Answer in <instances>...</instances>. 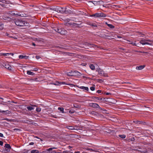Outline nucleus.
I'll list each match as a JSON object with an SVG mask.
<instances>
[{
  "mask_svg": "<svg viewBox=\"0 0 153 153\" xmlns=\"http://www.w3.org/2000/svg\"><path fill=\"white\" fill-rule=\"evenodd\" d=\"M16 25L20 27L29 26V24L28 23L25 21H22L20 19H17L15 22Z\"/></svg>",
  "mask_w": 153,
  "mask_h": 153,
  "instance_id": "1",
  "label": "nucleus"
},
{
  "mask_svg": "<svg viewBox=\"0 0 153 153\" xmlns=\"http://www.w3.org/2000/svg\"><path fill=\"white\" fill-rule=\"evenodd\" d=\"M140 43L143 45H153V41L149 39H143L140 40Z\"/></svg>",
  "mask_w": 153,
  "mask_h": 153,
  "instance_id": "2",
  "label": "nucleus"
},
{
  "mask_svg": "<svg viewBox=\"0 0 153 153\" xmlns=\"http://www.w3.org/2000/svg\"><path fill=\"white\" fill-rule=\"evenodd\" d=\"M54 30L56 32L62 34H65L66 33V31H65L64 28L57 27L55 28Z\"/></svg>",
  "mask_w": 153,
  "mask_h": 153,
  "instance_id": "3",
  "label": "nucleus"
},
{
  "mask_svg": "<svg viewBox=\"0 0 153 153\" xmlns=\"http://www.w3.org/2000/svg\"><path fill=\"white\" fill-rule=\"evenodd\" d=\"M92 16L94 17L95 18L105 17L106 15L105 14L102 12L97 13L93 14Z\"/></svg>",
  "mask_w": 153,
  "mask_h": 153,
  "instance_id": "4",
  "label": "nucleus"
},
{
  "mask_svg": "<svg viewBox=\"0 0 153 153\" xmlns=\"http://www.w3.org/2000/svg\"><path fill=\"white\" fill-rule=\"evenodd\" d=\"M66 9H67V8L66 7H59L56 8V10L58 12L62 13H65Z\"/></svg>",
  "mask_w": 153,
  "mask_h": 153,
  "instance_id": "5",
  "label": "nucleus"
},
{
  "mask_svg": "<svg viewBox=\"0 0 153 153\" xmlns=\"http://www.w3.org/2000/svg\"><path fill=\"white\" fill-rule=\"evenodd\" d=\"M96 71L98 72L99 74L101 76H107L106 74L103 71L99 68H97L96 69Z\"/></svg>",
  "mask_w": 153,
  "mask_h": 153,
  "instance_id": "6",
  "label": "nucleus"
},
{
  "mask_svg": "<svg viewBox=\"0 0 153 153\" xmlns=\"http://www.w3.org/2000/svg\"><path fill=\"white\" fill-rule=\"evenodd\" d=\"M2 65L5 68L9 70H12L13 68L7 62L3 63Z\"/></svg>",
  "mask_w": 153,
  "mask_h": 153,
  "instance_id": "7",
  "label": "nucleus"
},
{
  "mask_svg": "<svg viewBox=\"0 0 153 153\" xmlns=\"http://www.w3.org/2000/svg\"><path fill=\"white\" fill-rule=\"evenodd\" d=\"M4 147L6 149H6L7 152H9L10 151L11 149V147L9 144H6L5 145Z\"/></svg>",
  "mask_w": 153,
  "mask_h": 153,
  "instance_id": "8",
  "label": "nucleus"
},
{
  "mask_svg": "<svg viewBox=\"0 0 153 153\" xmlns=\"http://www.w3.org/2000/svg\"><path fill=\"white\" fill-rule=\"evenodd\" d=\"M90 2L93 3L95 5H97L98 4H101V2H102V1H91Z\"/></svg>",
  "mask_w": 153,
  "mask_h": 153,
  "instance_id": "9",
  "label": "nucleus"
},
{
  "mask_svg": "<svg viewBox=\"0 0 153 153\" xmlns=\"http://www.w3.org/2000/svg\"><path fill=\"white\" fill-rule=\"evenodd\" d=\"M92 45L91 44L88 43H85L84 44V46L83 47L86 48H88V47H91Z\"/></svg>",
  "mask_w": 153,
  "mask_h": 153,
  "instance_id": "10",
  "label": "nucleus"
},
{
  "mask_svg": "<svg viewBox=\"0 0 153 153\" xmlns=\"http://www.w3.org/2000/svg\"><path fill=\"white\" fill-rule=\"evenodd\" d=\"M67 74L68 76H73L75 75L74 71H72L69 72H67Z\"/></svg>",
  "mask_w": 153,
  "mask_h": 153,
  "instance_id": "11",
  "label": "nucleus"
},
{
  "mask_svg": "<svg viewBox=\"0 0 153 153\" xmlns=\"http://www.w3.org/2000/svg\"><path fill=\"white\" fill-rule=\"evenodd\" d=\"M11 55L12 56H13V54L12 53H0V56H7L9 55Z\"/></svg>",
  "mask_w": 153,
  "mask_h": 153,
  "instance_id": "12",
  "label": "nucleus"
},
{
  "mask_svg": "<svg viewBox=\"0 0 153 153\" xmlns=\"http://www.w3.org/2000/svg\"><path fill=\"white\" fill-rule=\"evenodd\" d=\"M34 106H36V105H31V106H27V108L29 111H31L34 109Z\"/></svg>",
  "mask_w": 153,
  "mask_h": 153,
  "instance_id": "13",
  "label": "nucleus"
},
{
  "mask_svg": "<svg viewBox=\"0 0 153 153\" xmlns=\"http://www.w3.org/2000/svg\"><path fill=\"white\" fill-rule=\"evenodd\" d=\"M145 67V66L144 65L137 66L136 67V69L138 70H141L144 68Z\"/></svg>",
  "mask_w": 153,
  "mask_h": 153,
  "instance_id": "14",
  "label": "nucleus"
},
{
  "mask_svg": "<svg viewBox=\"0 0 153 153\" xmlns=\"http://www.w3.org/2000/svg\"><path fill=\"white\" fill-rule=\"evenodd\" d=\"M78 88L83 90H86V91H88V88L87 87H84V86H80V87H78Z\"/></svg>",
  "mask_w": 153,
  "mask_h": 153,
  "instance_id": "15",
  "label": "nucleus"
},
{
  "mask_svg": "<svg viewBox=\"0 0 153 153\" xmlns=\"http://www.w3.org/2000/svg\"><path fill=\"white\" fill-rule=\"evenodd\" d=\"M92 107L94 108H100V107L99 105L96 103L93 104Z\"/></svg>",
  "mask_w": 153,
  "mask_h": 153,
  "instance_id": "16",
  "label": "nucleus"
},
{
  "mask_svg": "<svg viewBox=\"0 0 153 153\" xmlns=\"http://www.w3.org/2000/svg\"><path fill=\"white\" fill-rule=\"evenodd\" d=\"M27 74L29 75H33L35 74L34 73L30 71H27Z\"/></svg>",
  "mask_w": 153,
  "mask_h": 153,
  "instance_id": "17",
  "label": "nucleus"
},
{
  "mask_svg": "<svg viewBox=\"0 0 153 153\" xmlns=\"http://www.w3.org/2000/svg\"><path fill=\"white\" fill-rule=\"evenodd\" d=\"M19 58L20 59H27V56H23L22 55H20L19 56Z\"/></svg>",
  "mask_w": 153,
  "mask_h": 153,
  "instance_id": "18",
  "label": "nucleus"
},
{
  "mask_svg": "<svg viewBox=\"0 0 153 153\" xmlns=\"http://www.w3.org/2000/svg\"><path fill=\"white\" fill-rule=\"evenodd\" d=\"M90 68L92 70H94L95 69V67L93 64L90 65H89Z\"/></svg>",
  "mask_w": 153,
  "mask_h": 153,
  "instance_id": "19",
  "label": "nucleus"
},
{
  "mask_svg": "<svg viewBox=\"0 0 153 153\" xmlns=\"http://www.w3.org/2000/svg\"><path fill=\"white\" fill-rule=\"evenodd\" d=\"M74 72L75 74L74 76H79L81 75L80 73L77 71H74Z\"/></svg>",
  "mask_w": 153,
  "mask_h": 153,
  "instance_id": "20",
  "label": "nucleus"
},
{
  "mask_svg": "<svg viewBox=\"0 0 153 153\" xmlns=\"http://www.w3.org/2000/svg\"><path fill=\"white\" fill-rule=\"evenodd\" d=\"M94 99L96 101H100L102 100V98H100L96 97H94Z\"/></svg>",
  "mask_w": 153,
  "mask_h": 153,
  "instance_id": "21",
  "label": "nucleus"
},
{
  "mask_svg": "<svg viewBox=\"0 0 153 153\" xmlns=\"http://www.w3.org/2000/svg\"><path fill=\"white\" fill-rule=\"evenodd\" d=\"M31 153H39V151L37 150H32L31 151Z\"/></svg>",
  "mask_w": 153,
  "mask_h": 153,
  "instance_id": "22",
  "label": "nucleus"
},
{
  "mask_svg": "<svg viewBox=\"0 0 153 153\" xmlns=\"http://www.w3.org/2000/svg\"><path fill=\"white\" fill-rule=\"evenodd\" d=\"M67 128L69 130H73L75 129L72 126H67Z\"/></svg>",
  "mask_w": 153,
  "mask_h": 153,
  "instance_id": "23",
  "label": "nucleus"
},
{
  "mask_svg": "<svg viewBox=\"0 0 153 153\" xmlns=\"http://www.w3.org/2000/svg\"><path fill=\"white\" fill-rule=\"evenodd\" d=\"M58 109L60 111H61L62 113H64V108H63L59 107L58 108Z\"/></svg>",
  "mask_w": 153,
  "mask_h": 153,
  "instance_id": "24",
  "label": "nucleus"
},
{
  "mask_svg": "<svg viewBox=\"0 0 153 153\" xmlns=\"http://www.w3.org/2000/svg\"><path fill=\"white\" fill-rule=\"evenodd\" d=\"M119 137L122 138H125L126 137V136L124 134L119 135Z\"/></svg>",
  "mask_w": 153,
  "mask_h": 153,
  "instance_id": "25",
  "label": "nucleus"
},
{
  "mask_svg": "<svg viewBox=\"0 0 153 153\" xmlns=\"http://www.w3.org/2000/svg\"><path fill=\"white\" fill-rule=\"evenodd\" d=\"M71 9H69V10L66 9V11H65V13H71Z\"/></svg>",
  "mask_w": 153,
  "mask_h": 153,
  "instance_id": "26",
  "label": "nucleus"
},
{
  "mask_svg": "<svg viewBox=\"0 0 153 153\" xmlns=\"http://www.w3.org/2000/svg\"><path fill=\"white\" fill-rule=\"evenodd\" d=\"M107 25L111 28L112 29L114 27V26L111 24H107Z\"/></svg>",
  "mask_w": 153,
  "mask_h": 153,
  "instance_id": "27",
  "label": "nucleus"
},
{
  "mask_svg": "<svg viewBox=\"0 0 153 153\" xmlns=\"http://www.w3.org/2000/svg\"><path fill=\"white\" fill-rule=\"evenodd\" d=\"M4 28V25L2 24H0V30H2Z\"/></svg>",
  "mask_w": 153,
  "mask_h": 153,
  "instance_id": "28",
  "label": "nucleus"
},
{
  "mask_svg": "<svg viewBox=\"0 0 153 153\" xmlns=\"http://www.w3.org/2000/svg\"><path fill=\"white\" fill-rule=\"evenodd\" d=\"M29 151L28 150H27L26 149H25L23 150V151L22 152V153H28V152Z\"/></svg>",
  "mask_w": 153,
  "mask_h": 153,
  "instance_id": "29",
  "label": "nucleus"
},
{
  "mask_svg": "<svg viewBox=\"0 0 153 153\" xmlns=\"http://www.w3.org/2000/svg\"><path fill=\"white\" fill-rule=\"evenodd\" d=\"M41 109L39 108H36V111L37 112H40L41 111Z\"/></svg>",
  "mask_w": 153,
  "mask_h": 153,
  "instance_id": "30",
  "label": "nucleus"
},
{
  "mask_svg": "<svg viewBox=\"0 0 153 153\" xmlns=\"http://www.w3.org/2000/svg\"><path fill=\"white\" fill-rule=\"evenodd\" d=\"M90 89L92 91H94L95 90V88L94 87H91L90 88Z\"/></svg>",
  "mask_w": 153,
  "mask_h": 153,
  "instance_id": "31",
  "label": "nucleus"
},
{
  "mask_svg": "<svg viewBox=\"0 0 153 153\" xmlns=\"http://www.w3.org/2000/svg\"><path fill=\"white\" fill-rule=\"evenodd\" d=\"M129 43L132 44L133 45H134V46H138L135 43H133L132 42H131L130 43Z\"/></svg>",
  "mask_w": 153,
  "mask_h": 153,
  "instance_id": "32",
  "label": "nucleus"
},
{
  "mask_svg": "<svg viewBox=\"0 0 153 153\" xmlns=\"http://www.w3.org/2000/svg\"><path fill=\"white\" fill-rule=\"evenodd\" d=\"M114 6L116 7V8L120 7V6H117V5H112L111 6V7H114Z\"/></svg>",
  "mask_w": 153,
  "mask_h": 153,
  "instance_id": "33",
  "label": "nucleus"
},
{
  "mask_svg": "<svg viewBox=\"0 0 153 153\" xmlns=\"http://www.w3.org/2000/svg\"><path fill=\"white\" fill-rule=\"evenodd\" d=\"M0 2H1L3 3H6V1L4 0H0Z\"/></svg>",
  "mask_w": 153,
  "mask_h": 153,
  "instance_id": "34",
  "label": "nucleus"
},
{
  "mask_svg": "<svg viewBox=\"0 0 153 153\" xmlns=\"http://www.w3.org/2000/svg\"><path fill=\"white\" fill-rule=\"evenodd\" d=\"M36 58L37 59H39L40 58H41V57L39 56H36Z\"/></svg>",
  "mask_w": 153,
  "mask_h": 153,
  "instance_id": "35",
  "label": "nucleus"
},
{
  "mask_svg": "<svg viewBox=\"0 0 153 153\" xmlns=\"http://www.w3.org/2000/svg\"><path fill=\"white\" fill-rule=\"evenodd\" d=\"M33 80L36 82H39V81L38 80L37 78H35L33 79Z\"/></svg>",
  "mask_w": 153,
  "mask_h": 153,
  "instance_id": "36",
  "label": "nucleus"
},
{
  "mask_svg": "<svg viewBox=\"0 0 153 153\" xmlns=\"http://www.w3.org/2000/svg\"><path fill=\"white\" fill-rule=\"evenodd\" d=\"M14 131H20V130L18 128H14Z\"/></svg>",
  "mask_w": 153,
  "mask_h": 153,
  "instance_id": "37",
  "label": "nucleus"
},
{
  "mask_svg": "<svg viewBox=\"0 0 153 153\" xmlns=\"http://www.w3.org/2000/svg\"><path fill=\"white\" fill-rule=\"evenodd\" d=\"M0 137H4V135L2 133H0Z\"/></svg>",
  "mask_w": 153,
  "mask_h": 153,
  "instance_id": "38",
  "label": "nucleus"
},
{
  "mask_svg": "<svg viewBox=\"0 0 153 153\" xmlns=\"http://www.w3.org/2000/svg\"><path fill=\"white\" fill-rule=\"evenodd\" d=\"M3 142L1 141H0V145L1 146H2L3 145Z\"/></svg>",
  "mask_w": 153,
  "mask_h": 153,
  "instance_id": "39",
  "label": "nucleus"
},
{
  "mask_svg": "<svg viewBox=\"0 0 153 153\" xmlns=\"http://www.w3.org/2000/svg\"><path fill=\"white\" fill-rule=\"evenodd\" d=\"M38 70V69L37 68H34L33 69V71H37Z\"/></svg>",
  "mask_w": 153,
  "mask_h": 153,
  "instance_id": "40",
  "label": "nucleus"
},
{
  "mask_svg": "<svg viewBox=\"0 0 153 153\" xmlns=\"http://www.w3.org/2000/svg\"><path fill=\"white\" fill-rule=\"evenodd\" d=\"M34 143L33 142H31L29 143V145H32L34 144Z\"/></svg>",
  "mask_w": 153,
  "mask_h": 153,
  "instance_id": "41",
  "label": "nucleus"
},
{
  "mask_svg": "<svg viewBox=\"0 0 153 153\" xmlns=\"http://www.w3.org/2000/svg\"><path fill=\"white\" fill-rule=\"evenodd\" d=\"M63 153H69V152L67 151H65L63 152Z\"/></svg>",
  "mask_w": 153,
  "mask_h": 153,
  "instance_id": "42",
  "label": "nucleus"
},
{
  "mask_svg": "<svg viewBox=\"0 0 153 153\" xmlns=\"http://www.w3.org/2000/svg\"><path fill=\"white\" fill-rule=\"evenodd\" d=\"M97 92L98 93H101V91H100V90H98L97 91Z\"/></svg>",
  "mask_w": 153,
  "mask_h": 153,
  "instance_id": "43",
  "label": "nucleus"
},
{
  "mask_svg": "<svg viewBox=\"0 0 153 153\" xmlns=\"http://www.w3.org/2000/svg\"><path fill=\"white\" fill-rule=\"evenodd\" d=\"M91 25L92 26H94V27H97V26L93 24H91Z\"/></svg>",
  "mask_w": 153,
  "mask_h": 153,
  "instance_id": "44",
  "label": "nucleus"
},
{
  "mask_svg": "<svg viewBox=\"0 0 153 153\" xmlns=\"http://www.w3.org/2000/svg\"><path fill=\"white\" fill-rule=\"evenodd\" d=\"M69 112L70 113H74V111H71L70 110V111H69Z\"/></svg>",
  "mask_w": 153,
  "mask_h": 153,
  "instance_id": "45",
  "label": "nucleus"
},
{
  "mask_svg": "<svg viewBox=\"0 0 153 153\" xmlns=\"http://www.w3.org/2000/svg\"><path fill=\"white\" fill-rule=\"evenodd\" d=\"M32 45L34 46H36V45L35 43H32Z\"/></svg>",
  "mask_w": 153,
  "mask_h": 153,
  "instance_id": "46",
  "label": "nucleus"
},
{
  "mask_svg": "<svg viewBox=\"0 0 153 153\" xmlns=\"http://www.w3.org/2000/svg\"><path fill=\"white\" fill-rule=\"evenodd\" d=\"M6 102H4L3 103H1V104H2V105H7V104L5 103Z\"/></svg>",
  "mask_w": 153,
  "mask_h": 153,
  "instance_id": "47",
  "label": "nucleus"
},
{
  "mask_svg": "<svg viewBox=\"0 0 153 153\" xmlns=\"http://www.w3.org/2000/svg\"><path fill=\"white\" fill-rule=\"evenodd\" d=\"M61 83L62 84H65V82H60V84H61Z\"/></svg>",
  "mask_w": 153,
  "mask_h": 153,
  "instance_id": "48",
  "label": "nucleus"
},
{
  "mask_svg": "<svg viewBox=\"0 0 153 153\" xmlns=\"http://www.w3.org/2000/svg\"><path fill=\"white\" fill-rule=\"evenodd\" d=\"M110 94L109 93H106V94L107 95H109Z\"/></svg>",
  "mask_w": 153,
  "mask_h": 153,
  "instance_id": "49",
  "label": "nucleus"
},
{
  "mask_svg": "<svg viewBox=\"0 0 153 153\" xmlns=\"http://www.w3.org/2000/svg\"><path fill=\"white\" fill-rule=\"evenodd\" d=\"M0 112H4L5 111H1L0 110Z\"/></svg>",
  "mask_w": 153,
  "mask_h": 153,
  "instance_id": "50",
  "label": "nucleus"
},
{
  "mask_svg": "<svg viewBox=\"0 0 153 153\" xmlns=\"http://www.w3.org/2000/svg\"><path fill=\"white\" fill-rule=\"evenodd\" d=\"M75 153H80V152H75Z\"/></svg>",
  "mask_w": 153,
  "mask_h": 153,
  "instance_id": "51",
  "label": "nucleus"
},
{
  "mask_svg": "<svg viewBox=\"0 0 153 153\" xmlns=\"http://www.w3.org/2000/svg\"><path fill=\"white\" fill-rule=\"evenodd\" d=\"M7 102H10V101H8Z\"/></svg>",
  "mask_w": 153,
  "mask_h": 153,
  "instance_id": "52",
  "label": "nucleus"
},
{
  "mask_svg": "<svg viewBox=\"0 0 153 153\" xmlns=\"http://www.w3.org/2000/svg\"><path fill=\"white\" fill-rule=\"evenodd\" d=\"M103 7H106V6H104V5H103Z\"/></svg>",
  "mask_w": 153,
  "mask_h": 153,
  "instance_id": "53",
  "label": "nucleus"
},
{
  "mask_svg": "<svg viewBox=\"0 0 153 153\" xmlns=\"http://www.w3.org/2000/svg\"><path fill=\"white\" fill-rule=\"evenodd\" d=\"M0 99H3L2 98H1V97L0 98Z\"/></svg>",
  "mask_w": 153,
  "mask_h": 153,
  "instance_id": "54",
  "label": "nucleus"
},
{
  "mask_svg": "<svg viewBox=\"0 0 153 153\" xmlns=\"http://www.w3.org/2000/svg\"><path fill=\"white\" fill-rule=\"evenodd\" d=\"M3 19H5L4 18H3Z\"/></svg>",
  "mask_w": 153,
  "mask_h": 153,
  "instance_id": "55",
  "label": "nucleus"
},
{
  "mask_svg": "<svg viewBox=\"0 0 153 153\" xmlns=\"http://www.w3.org/2000/svg\"><path fill=\"white\" fill-rule=\"evenodd\" d=\"M128 41V42H130V41Z\"/></svg>",
  "mask_w": 153,
  "mask_h": 153,
  "instance_id": "56",
  "label": "nucleus"
},
{
  "mask_svg": "<svg viewBox=\"0 0 153 153\" xmlns=\"http://www.w3.org/2000/svg\"><path fill=\"white\" fill-rule=\"evenodd\" d=\"M82 153H84V152H82Z\"/></svg>",
  "mask_w": 153,
  "mask_h": 153,
  "instance_id": "57",
  "label": "nucleus"
}]
</instances>
